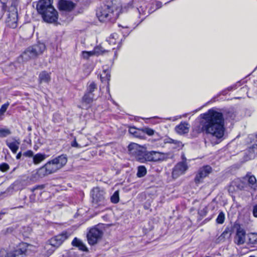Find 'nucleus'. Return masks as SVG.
I'll return each instance as SVG.
<instances>
[{
  "mask_svg": "<svg viewBox=\"0 0 257 257\" xmlns=\"http://www.w3.org/2000/svg\"><path fill=\"white\" fill-rule=\"evenodd\" d=\"M200 116L202 119L200 122L201 126H193L194 132L197 134L204 132L216 139H220L223 136V118L221 112L210 109L206 113L201 114Z\"/></svg>",
  "mask_w": 257,
  "mask_h": 257,
  "instance_id": "nucleus-1",
  "label": "nucleus"
},
{
  "mask_svg": "<svg viewBox=\"0 0 257 257\" xmlns=\"http://www.w3.org/2000/svg\"><path fill=\"white\" fill-rule=\"evenodd\" d=\"M53 0H39L36 5L38 13L44 21L48 23L57 22L58 18L57 11L53 6Z\"/></svg>",
  "mask_w": 257,
  "mask_h": 257,
  "instance_id": "nucleus-2",
  "label": "nucleus"
},
{
  "mask_svg": "<svg viewBox=\"0 0 257 257\" xmlns=\"http://www.w3.org/2000/svg\"><path fill=\"white\" fill-rule=\"evenodd\" d=\"M234 186H236L240 190L249 191V189L255 190L257 188V181L253 175L248 173L241 180L237 179L232 181L229 187V191L234 190L233 188Z\"/></svg>",
  "mask_w": 257,
  "mask_h": 257,
  "instance_id": "nucleus-3",
  "label": "nucleus"
},
{
  "mask_svg": "<svg viewBox=\"0 0 257 257\" xmlns=\"http://www.w3.org/2000/svg\"><path fill=\"white\" fill-rule=\"evenodd\" d=\"M114 7L111 4L104 5L97 11L96 15L100 22L114 21L116 16L114 14Z\"/></svg>",
  "mask_w": 257,
  "mask_h": 257,
  "instance_id": "nucleus-4",
  "label": "nucleus"
},
{
  "mask_svg": "<svg viewBox=\"0 0 257 257\" xmlns=\"http://www.w3.org/2000/svg\"><path fill=\"white\" fill-rule=\"evenodd\" d=\"M105 192L99 187L94 188L91 191L92 201L96 206H104L106 204Z\"/></svg>",
  "mask_w": 257,
  "mask_h": 257,
  "instance_id": "nucleus-5",
  "label": "nucleus"
},
{
  "mask_svg": "<svg viewBox=\"0 0 257 257\" xmlns=\"http://www.w3.org/2000/svg\"><path fill=\"white\" fill-rule=\"evenodd\" d=\"M128 148L130 153L134 155L136 160L141 163L146 162V154L147 152L140 146L136 143H132L129 145Z\"/></svg>",
  "mask_w": 257,
  "mask_h": 257,
  "instance_id": "nucleus-6",
  "label": "nucleus"
},
{
  "mask_svg": "<svg viewBox=\"0 0 257 257\" xmlns=\"http://www.w3.org/2000/svg\"><path fill=\"white\" fill-rule=\"evenodd\" d=\"M102 234V229L97 226L91 228L87 235L89 244L90 245L96 244L101 239Z\"/></svg>",
  "mask_w": 257,
  "mask_h": 257,
  "instance_id": "nucleus-7",
  "label": "nucleus"
},
{
  "mask_svg": "<svg viewBox=\"0 0 257 257\" xmlns=\"http://www.w3.org/2000/svg\"><path fill=\"white\" fill-rule=\"evenodd\" d=\"M58 170V168L52 160L40 168L38 170L37 173L40 177H42L45 175L53 173Z\"/></svg>",
  "mask_w": 257,
  "mask_h": 257,
  "instance_id": "nucleus-8",
  "label": "nucleus"
},
{
  "mask_svg": "<svg viewBox=\"0 0 257 257\" xmlns=\"http://www.w3.org/2000/svg\"><path fill=\"white\" fill-rule=\"evenodd\" d=\"M212 171V168L209 165L204 166L199 168L196 173L194 182L196 184L203 182V179L207 177Z\"/></svg>",
  "mask_w": 257,
  "mask_h": 257,
  "instance_id": "nucleus-9",
  "label": "nucleus"
},
{
  "mask_svg": "<svg viewBox=\"0 0 257 257\" xmlns=\"http://www.w3.org/2000/svg\"><path fill=\"white\" fill-rule=\"evenodd\" d=\"M71 234V233L69 232L63 231L61 233L52 237L48 241L50 243V244L57 248L60 246L65 240L68 238Z\"/></svg>",
  "mask_w": 257,
  "mask_h": 257,
  "instance_id": "nucleus-10",
  "label": "nucleus"
},
{
  "mask_svg": "<svg viewBox=\"0 0 257 257\" xmlns=\"http://www.w3.org/2000/svg\"><path fill=\"white\" fill-rule=\"evenodd\" d=\"M188 169V166L186 161L178 163L173 169L172 177L177 178L181 175L184 174Z\"/></svg>",
  "mask_w": 257,
  "mask_h": 257,
  "instance_id": "nucleus-11",
  "label": "nucleus"
},
{
  "mask_svg": "<svg viewBox=\"0 0 257 257\" xmlns=\"http://www.w3.org/2000/svg\"><path fill=\"white\" fill-rule=\"evenodd\" d=\"M246 231L244 229L239 226L236 230L234 238V243L238 245L244 244L246 240Z\"/></svg>",
  "mask_w": 257,
  "mask_h": 257,
  "instance_id": "nucleus-12",
  "label": "nucleus"
},
{
  "mask_svg": "<svg viewBox=\"0 0 257 257\" xmlns=\"http://www.w3.org/2000/svg\"><path fill=\"white\" fill-rule=\"evenodd\" d=\"M146 157V162H158L162 160L164 155L163 153L159 152L150 151L147 152Z\"/></svg>",
  "mask_w": 257,
  "mask_h": 257,
  "instance_id": "nucleus-13",
  "label": "nucleus"
},
{
  "mask_svg": "<svg viewBox=\"0 0 257 257\" xmlns=\"http://www.w3.org/2000/svg\"><path fill=\"white\" fill-rule=\"evenodd\" d=\"M75 7V4L70 0H59L58 3V8L61 11L70 12Z\"/></svg>",
  "mask_w": 257,
  "mask_h": 257,
  "instance_id": "nucleus-14",
  "label": "nucleus"
},
{
  "mask_svg": "<svg viewBox=\"0 0 257 257\" xmlns=\"http://www.w3.org/2000/svg\"><path fill=\"white\" fill-rule=\"evenodd\" d=\"M22 59L24 61H28L31 59H35L38 57L32 46L28 47L22 54Z\"/></svg>",
  "mask_w": 257,
  "mask_h": 257,
  "instance_id": "nucleus-15",
  "label": "nucleus"
},
{
  "mask_svg": "<svg viewBox=\"0 0 257 257\" xmlns=\"http://www.w3.org/2000/svg\"><path fill=\"white\" fill-rule=\"evenodd\" d=\"M52 160L59 170L66 165L67 162V158L66 155H61Z\"/></svg>",
  "mask_w": 257,
  "mask_h": 257,
  "instance_id": "nucleus-16",
  "label": "nucleus"
},
{
  "mask_svg": "<svg viewBox=\"0 0 257 257\" xmlns=\"http://www.w3.org/2000/svg\"><path fill=\"white\" fill-rule=\"evenodd\" d=\"M189 130V124L186 122H182L175 127L176 132L180 135L188 133Z\"/></svg>",
  "mask_w": 257,
  "mask_h": 257,
  "instance_id": "nucleus-17",
  "label": "nucleus"
},
{
  "mask_svg": "<svg viewBox=\"0 0 257 257\" xmlns=\"http://www.w3.org/2000/svg\"><path fill=\"white\" fill-rule=\"evenodd\" d=\"M38 80L40 83H49L51 81V73L46 71L41 72L39 74Z\"/></svg>",
  "mask_w": 257,
  "mask_h": 257,
  "instance_id": "nucleus-18",
  "label": "nucleus"
},
{
  "mask_svg": "<svg viewBox=\"0 0 257 257\" xmlns=\"http://www.w3.org/2000/svg\"><path fill=\"white\" fill-rule=\"evenodd\" d=\"M110 72L109 70H103L100 74V78L102 83H106L107 86V90L109 91V81L110 80Z\"/></svg>",
  "mask_w": 257,
  "mask_h": 257,
  "instance_id": "nucleus-19",
  "label": "nucleus"
},
{
  "mask_svg": "<svg viewBox=\"0 0 257 257\" xmlns=\"http://www.w3.org/2000/svg\"><path fill=\"white\" fill-rule=\"evenodd\" d=\"M6 144L9 148V149L12 151V152L13 153L16 154L19 148L20 141L19 140H15L13 142L7 141L6 142Z\"/></svg>",
  "mask_w": 257,
  "mask_h": 257,
  "instance_id": "nucleus-20",
  "label": "nucleus"
},
{
  "mask_svg": "<svg viewBox=\"0 0 257 257\" xmlns=\"http://www.w3.org/2000/svg\"><path fill=\"white\" fill-rule=\"evenodd\" d=\"M32 46L38 56L42 55L46 50V46L42 43H39Z\"/></svg>",
  "mask_w": 257,
  "mask_h": 257,
  "instance_id": "nucleus-21",
  "label": "nucleus"
},
{
  "mask_svg": "<svg viewBox=\"0 0 257 257\" xmlns=\"http://www.w3.org/2000/svg\"><path fill=\"white\" fill-rule=\"evenodd\" d=\"M72 244L74 246H76L78 247L80 250L82 251L87 250V247L85 245V244L82 242V241L78 239L76 237H75L73 241H72Z\"/></svg>",
  "mask_w": 257,
  "mask_h": 257,
  "instance_id": "nucleus-22",
  "label": "nucleus"
},
{
  "mask_svg": "<svg viewBox=\"0 0 257 257\" xmlns=\"http://www.w3.org/2000/svg\"><path fill=\"white\" fill-rule=\"evenodd\" d=\"M118 36L116 33H113L106 39V42L111 46H113L118 43Z\"/></svg>",
  "mask_w": 257,
  "mask_h": 257,
  "instance_id": "nucleus-23",
  "label": "nucleus"
},
{
  "mask_svg": "<svg viewBox=\"0 0 257 257\" xmlns=\"http://www.w3.org/2000/svg\"><path fill=\"white\" fill-rule=\"evenodd\" d=\"M44 248L45 251L46 253L47 257H48L49 255L52 254L56 249L55 247L50 244V243L48 241L46 242Z\"/></svg>",
  "mask_w": 257,
  "mask_h": 257,
  "instance_id": "nucleus-24",
  "label": "nucleus"
},
{
  "mask_svg": "<svg viewBox=\"0 0 257 257\" xmlns=\"http://www.w3.org/2000/svg\"><path fill=\"white\" fill-rule=\"evenodd\" d=\"M248 243L250 245H257V233L251 232L248 234Z\"/></svg>",
  "mask_w": 257,
  "mask_h": 257,
  "instance_id": "nucleus-25",
  "label": "nucleus"
},
{
  "mask_svg": "<svg viewBox=\"0 0 257 257\" xmlns=\"http://www.w3.org/2000/svg\"><path fill=\"white\" fill-rule=\"evenodd\" d=\"M46 158L44 154L38 153L33 157V162L35 164H38Z\"/></svg>",
  "mask_w": 257,
  "mask_h": 257,
  "instance_id": "nucleus-26",
  "label": "nucleus"
},
{
  "mask_svg": "<svg viewBox=\"0 0 257 257\" xmlns=\"http://www.w3.org/2000/svg\"><path fill=\"white\" fill-rule=\"evenodd\" d=\"M94 98V94L86 92L82 98V101L87 104H90L92 102Z\"/></svg>",
  "mask_w": 257,
  "mask_h": 257,
  "instance_id": "nucleus-27",
  "label": "nucleus"
},
{
  "mask_svg": "<svg viewBox=\"0 0 257 257\" xmlns=\"http://www.w3.org/2000/svg\"><path fill=\"white\" fill-rule=\"evenodd\" d=\"M129 132L130 134L134 135V137L137 138L142 137V129H137L135 127H130L129 128Z\"/></svg>",
  "mask_w": 257,
  "mask_h": 257,
  "instance_id": "nucleus-28",
  "label": "nucleus"
},
{
  "mask_svg": "<svg viewBox=\"0 0 257 257\" xmlns=\"http://www.w3.org/2000/svg\"><path fill=\"white\" fill-rule=\"evenodd\" d=\"M147 174V169L144 166H140L138 167L137 175L139 178L144 177Z\"/></svg>",
  "mask_w": 257,
  "mask_h": 257,
  "instance_id": "nucleus-29",
  "label": "nucleus"
},
{
  "mask_svg": "<svg viewBox=\"0 0 257 257\" xmlns=\"http://www.w3.org/2000/svg\"><path fill=\"white\" fill-rule=\"evenodd\" d=\"M92 51L93 52L94 56H97L103 54L104 52H106L107 51L104 49L101 46H98L94 47Z\"/></svg>",
  "mask_w": 257,
  "mask_h": 257,
  "instance_id": "nucleus-30",
  "label": "nucleus"
},
{
  "mask_svg": "<svg viewBox=\"0 0 257 257\" xmlns=\"http://www.w3.org/2000/svg\"><path fill=\"white\" fill-rule=\"evenodd\" d=\"M97 89V85L94 82H91L88 83L86 91L91 94H93V92Z\"/></svg>",
  "mask_w": 257,
  "mask_h": 257,
  "instance_id": "nucleus-31",
  "label": "nucleus"
},
{
  "mask_svg": "<svg viewBox=\"0 0 257 257\" xmlns=\"http://www.w3.org/2000/svg\"><path fill=\"white\" fill-rule=\"evenodd\" d=\"M11 131L10 129L7 128H0V137H6L11 134Z\"/></svg>",
  "mask_w": 257,
  "mask_h": 257,
  "instance_id": "nucleus-32",
  "label": "nucleus"
},
{
  "mask_svg": "<svg viewBox=\"0 0 257 257\" xmlns=\"http://www.w3.org/2000/svg\"><path fill=\"white\" fill-rule=\"evenodd\" d=\"M9 106V103L7 102L3 104L0 108V120L3 119V116Z\"/></svg>",
  "mask_w": 257,
  "mask_h": 257,
  "instance_id": "nucleus-33",
  "label": "nucleus"
},
{
  "mask_svg": "<svg viewBox=\"0 0 257 257\" xmlns=\"http://www.w3.org/2000/svg\"><path fill=\"white\" fill-rule=\"evenodd\" d=\"M162 6V4L161 2L157 1V2H153L151 4V7H153V9H154V10H152L151 9H150L149 10L148 13H152L153 11L161 8Z\"/></svg>",
  "mask_w": 257,
  "mask_h": 257,
  "instance_id": "nucleus-34",
  "label": "nucleus"
},
{
  "mask_svg": "<svg viewBox=\"0 0 257 257\" xmlns=\"http://www.w3.org/2000/svg\"><path fill=\"white\" fill-rule=\"evenodd\" d=\"M110 200L112 203L114 204L119 202V197L118 191H116L114 192L113 194L110 197Z\"/></svg>",
  "mask_w": 257,
  "mask_h": 257,
  "instance_id": "nucleus-35",
  "label": "nucleus"
},
{
  "mask_svg": "<svg viewBox=\"0 0 257 257\" xmlns=\"http://www.w3.org/2000/svg\"><path fill=\"white\" fill-rule=\"evenodd\" d=\"M94 56L93 52L92 51H83L81 53V57L85 60H87L89 58V57Z\"/></svg>",
  "mask_w": 257,
  "mask_h": 257,
  "instance_id": "nucleus-36",
  "label": "nucleus"
},
{
  "mask_svg": "<svg viewBox=\"0 0 257 257\" xmlns=\"http://www.w3.org/2000/svg\"><path fill=\"white\" fill-rule=\"evenodd\" d=\"M225 219V214L223 212H220L216 219V221L218 224H222L223 223Z\"/></svg>",
  "mask_w": 257,
  "mask_h": 257,
  "instance_id": "nucleus-37",
  "label": "nucleus"
},
{
  "mask_svg": "<svg viewBox=\"0 0 257 257\" xmlns=\"http://www.w3.org/2000/svg\"><path fill=\"white\" fill-rule=\"evenodd\" d=\"M142 133H145L149 136H152L155 134V131L151 128L146 127L142 129Z\"/></svg>",
  "mask_w": 257,
  "mask_h": 257,
  "instance_id": "nucleus-38",
  "label": "nucleus"
},
{
  "mask_svg": "<svg viewBox=\"0 0 257 257\" xmlns=\"http://www.w3.org/2000/svg\"><path fill=\"white\" fill-rule=\"evenodd\" d=\"M9 166L7 163H3L0 164V171L6 172L9 169Z\"/></svg>",
  "mask_w": 257,
  "mask_h": 257,
  "instance_id": "nucleus-39",
  "label": "nucleus"
},
{
  "mask_svg": "<svg viewBox=\"0 0 257 257\" xmlns=\"http://www.w3.org/2000/svg\"><path fill=\"white\" fill-rule=\"evenodd\" d=\"M228 235V232L227 231H224L220 236L218 237V239L221 241L225 238Z\"/></svg>",
  "mask_w": 257,
  "mask_h": 257,
  "instance_id": "nucleus-40",
  "label": "nucleus"
},
{
  "mask_svg": "<svg viewBox=\"0 0 257 257\" xmlns=\"http://www.w3.org/2000/svg\"><path fill=\"white\" fill-rule=\"evenodd\" d=\"M23 156L27 157H32L33 156V152L31 150L27 151L23 153Z\"/></svg>",
  "mask_w": 257,
  "mask_h": 257,
  "instance_id": "nucleus-41",
  "label": "nucleus"
},
{
  "mask_svg": "<svg viewBox=\"0 0 257 257\" xmlns=\"http://www.w3.org/2000/svg\"><path fill=\"white\" fill-rule=\"evenodd\" d=\"M44 186L43 185H38L36 187H34L33 188H32L31 189V190L33 193H34L36 190H37V189L42 190L44 189Z\"/></svg>",
  "mask_w": 257,
  "mask_h": 257,
  "instance_id": "nucleus-42",
  "label": "nucleus"
},
{
  "mask_svg": "<svg viewBox=\"0 0 257 257\" xmlns=\"http://www.w3.org/2000/svg\"><path fill=\"white\" fill-rule=\"evenodd\" d=\"M137 10L140 15L143 16L146 15V11L144 10L142 7H141L139 8H137Z\"/></svg>",
  "mask_w": 257,
  "mask_h": 257,
  "instance_id": "nucleus-43",
  "label": "nucleus"
},
{
  "mask_svg": "<svg viewBox=\"0 0 257 257\" xmlns=\"http://www.w3.org/2000/svg\"><path fill=\"white\" fill-rule=\"evenodd\" d=\"M71 146L73 147H76V148H80L81 147L76 142V139H75L71 143Z\"/></svg>",
  "mask_w": 257,
  "mask_h": 257,
  "instance_id": "nucleus-44",
  "label": "nucleus"
},
{
  "mask_svg": "<svg viewBox=\"0 0 257 257\" xmlns=\"http://www.w3.org/2000/svg\"><path fill=\"white\" fill-rule=\"evenodd\" d=\"M167 142L169 143H173V144H177L178 146H179L180 144H181V143L180 142L173 140L172 139H169L168 141H167Z\"/></svg>",
  "mask_w": 257,
  "mask_h": 257,
  "instance_id": "nucleus-45",
  "label": "nucleus"
},
{
  "mask_svg": "<svg viewBox=\"0 0 257 257\" xmlns=\"http://www.w3.org/2000/svg\"><path fill=\"white\" fill-rule=\"evenodd\" d=\"M239 83L238 82L237 84H236L233 86H231L229 87L228 88V90L230 91V90H232L236 89Z\"/></svg>",
  "mask_w": 257,
  "mask_h": 257,
  "instance_id": "nucleus-46",
  "label": "nucleus"
},
{
  "mask_svg": "<svg viewBox=\"0 0 257 257\" xmlns=\"http://www.w3.org/2000/svg\"><path fill=\"white\" fill-rule=\"evenodd\" d=\"M253 214L254 217H257V204L253 207Z\"/></svg>",
  "mask_w": 257,
  "mask_h": 257,
  "instance_id": "nucleus-47",
  "label": "nucleus"
},
{
  "mask_svg": "<svg viewBox=\"0 0 257 257\" xmlns=\"http://www.w3.org/2000/svg\"><path fill=\"white\" fill-rule=\"evenodd\" d=\"M30 199L31 200V202H34L35 200V194H32L30 196Z\"/></svg>",
  "mask_w": 257,
  "mask_h": 257,
  "instance_id": "nucleus-48",
  "label": "nucleus"
},
{
  "mask_svg": "<svg viewBox=\"0 0 257 257\" xmlns=\"http://www.w3.org/2000/svg\"><path fill=\"white\" fill-rule=\"evenodd\" d=\"M22 156V152H19L16 156L17 159H20Z\"/></svg>",
  "mask_w": 257,
  "mask_h": 257,
  "instance_id": "nucleus-49",
  "label": "nucleus"
},
{
  "mask_svg": "<svg viewBox=\"0 0 257 257\" xmlns=\"http://www.w3.org/2000/svg\"><path fill=\"white\" fill-rule=\"evenodd\" d=\"M241 90H247V88L246 87H243L241 88Z\"/></svg>",
  "mask_w": 257,
  "mask_h": 257,
  "instance_id": "nucleus-50",
  "label": "nucleus"
},
{
  "mask_svg": "<svg viewBox=\"0 0 257 257\" xmlns=\"http://www.w3.org/2000/svg\"><path fill=\"white\" fill-rule=\"evenodd\" d=\"M14 28L17 26V25L16 24H14Z\"/></svg>",
  "mask_w": 257,
  "mask_h": 257,
  "instance_id": "nucleus-51",
  "label": "nucleus"
},
{
  "mask_svg": "<svg viewBox=\"0 0 257 257\" xmlns=\"http://www.w3.org/2000/svg\"><path fill=\"white\" fill-rule=\"evenodd\" d=\"M255 148V147L253 146V148L252 149H250L249 150H253Z\"/></svg>",
  "mask_w": 257,
  "mask_h": 257,
  "instance_id": "nucleus-52",
  "label": "nucleus"
},
{
  "mask_svg": "<svg viewBox=\"0 0 257 257\" xmlns=\"http://www.w3.org/2000/svg\"><path fill=\"white\" fill-rule=\"evenodd\" d=\"M229 257H236V256H235L234 255H232L230 256Z\"/></svg>",
  "mask_w": 257,
  "mask_h": 257,
  "instance_id": "nucleus-53",
  "label": "nucleus"
},
{
  "mask_svg": "<svg viewBox=\"0 0 257 257\" xmlns=\"http://www.w3.org/2000/svg\"><path fill=\"white\" fill-rule=\"evenodd\" d=\"M205 257H210V256H205Z\"/></svg>",
  "mask_w": 257,
  "mask_h": 257,
  "instance_id": "nucleus-54",
  "label": "nucleus"
}]
</instances>
